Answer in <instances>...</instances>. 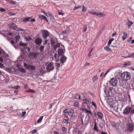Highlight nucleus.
<instances>
[{"mask_svg":"<svg viewBox=\"0 0 134 134\" xmlns=\"http://www.w3.org/2000/svg\"><path fill=\"white\" fill-rule=\"evenodd\" d=\"M122 78L125 81H127L130 80L131 78V76L129 72H124L121 75Z\"/></svg>","mask_w":134,"mask_h":134,"instance_id":"nucleus-1","label":"nucleus"},{"mask_svg":"<svg viewBox=\"0 0 134 134\" xmlns=\"http://www.w3.org/2000/svg\"><path fill=\"white\" fill-rule=\"evenodd\" d=\"M63 112L65 114H67L69 116L73 117H75L74 114V111L72 109H66L63 111Z\"/></svg>","mask_w":134,"mask_h":134,"instance_id":"nucleus-2","label":"nucleus"},{"mask_svg":"<svg viewBox=\"0 0 134 134\" xmlns=\"http://www.w3.org/2000/svg\"><path fill=\"white\" fill-rule=\"evenodd\" d=\"M8 26L10 29H13L16 31H18L19 29L17 27L16 25L13 23H11L8 25Z\"/></svg>","mask_w":134,"mask_h":134,"instance_id":"nucleus-3","label":"nucleus"},{"mask_svg":"<svg viewBox=\"0 0 134 134\" xmlns=\"http://www.w3.org/2000/svg\"><path fill=\"white\" fill-rule=\"evenodd\" d=\"M118 80L114 78L111 79L109 81L110 85L112 86H116Z\"/></svg>","mask_w":134,"mask_h":134,"instance_id":"nucleus-4","label":"nucleus"},{"mask_svg":"<svg viewBox=\"0 0 134 134\" xmlns=\"http://www.w3.org/2000/svg\"><path fill=\"white\" fill-rule=\"evenodd\" d=\"M58 54L60 56H62L65 52V49L63 46V48H59L58 50Z\"/></svg>","mask_w":134,"mask_h":134,"instance_id":"nucleus-5","label":"nucleus"},{"mask_svg":"<svg viewBox=\"0 0 134 134\" xmlns=\"http://www.w3.org/2000/svg\"><path fill=\"white\" fill-rule=\"evenodd\" d=\"M54 69V64L52 63H50L47 66L46 69L49 71L52 70Z\"/></svg>","mask_w":134,"mask_h":134,"instance_id":"nucleus-6","label":"nucleus"},{"mask_svg":"<svg viewBox=\"0 0 134 134\" xmlns=\"http://www.w3.org/2000/svg\"><path fill=\"white\" fill-rule=\"evenodd\" d=\"M82 110L83 111V112L82 113L83 114H85L86 115H84V116H83V117L85 116L86 117H87L88 114H90V115H92L91 112L90 110H88L85 108L82 109Z\"/></svg>","mask_w":134,"mask_h":134,"instance_id":"nucleus-7","label":"nucleus"},{"mask_svg":"<svg viewBox=\"0 0 134 134\" xmlns=\"http://www.w3.org/2000/svg\"><path fill=\"white\" fill-rule=\"evenodd\" d=\"M126 129L129 132H131L134 129V126L132 123H130L126 126Z\"/></svg>","mask_w":134,"mask_h":134,"instance_id":"nucleus-8","label":"nucleus"},{"mask_svg":"<svg viewBox=\"0 0 134 134\" xmlns=\"http://www.w3.org/2000/svg\"><path fill=\"white\" fill-rule=\"evenodd\" d=\"M111 124L112 126L115 127L118 130L120 129L121 126L119 123H116L114 122H112L111 123Z\"/></svg>","mask_w":134,"mask_h":134,"instance_id":"nucleus-9","label":"nucleus"},{"mask_svg":"<svg viewBox=\"0 0 134 134\" xmlns=\"http://www.w3.org/2000/svg\"><path fill=\"white\" fill-rule=\"evenodd\" d=\"M42 35L43 39L46 40L47 37L49 36V33L47 31L44 30L42 32Z\"/></svg>","mask_w":134,"mask_h":134,"instance_id":"nucleus-10","label":"nucleus"},{"mask_svg":"<svg viewBox=\"0 0 134 134\" xmlns=\"http://www.w3.org/2000/svg\"><path fill=\"white\" fill-rule=\"evenodd\" d=\"M35 20L34 19H31V18L30 17L24 18L23 20L22 21L24 23H26L28 21H30L31 23H32L35 21Z\"/></svg>","mask_w":134,"mask_h":134,"instance_id":"nucleus-11","label":"nucleus"},{"mask_svg":"<svg viewBox=\"0 0 134 134\" xmlns=\"http://www.w3.org/2000/svg\"><path fill=\"white\" fill-rule=\"evenodd\" d=\"M60 56H59L58 54L57 55V53H55L52 57V60H54L56 62H58L59 61V57Z\"/></svg>","mask_w":134,"mask_h":134,"instance_id":"nucleus-12","label":"nucleus"},{"mask_svg":"<svg viewBox=\"0 0 134 134\" xmlns=\"http://www.w3.org/2000/svg\"><path fill=\"white\" fill-rule=\"evenodd\" d=\"M37 54L34 53H30L29 55V57L31 59H33L34 58L36 57Z\"/></svg>","mask_w":134,"mask_h":134,"instance_id":"nucleus-13","label":"nucleus"},{"mask_svg":"<svg viewBox=\"0 0 134 134\" xmlns=\"http://www.w3.org/2000/svg\"><path fill=\"white\" fill-rule=\"evenodd\" d=\"M131 110L132 108L131 107H127L125 108L124 112V114H129L130 113H131Z\"/></svg>","mask_w":134,"mask_h":134,"instance_id":"nucleus-14","label":"nucleus"},{"mask_svg":"<svg viewBox=\"0 0 134 134\" xmlns=\"http://www.w3.org/2000/svg\"><path fill=\"white\" fill-rule=\"evenodd\" d=\"M42 42V40L40 38H38L35 40V43L37 45L41 44Z\"/></svg>","mask_w":134,"mask_h":134,"instance_id":"nucleus-15","label":"nucleus"},{"mask_svg":"<svg viewBox=\"0 0 134 134\" xmlns=\"http://www.w3.org/2000/svg\"><path fill=\"white\" fill-rule=\"evenodd\" d=\"M60 45L59 43H56L52 46L53 47L52 49L54 50L55 51L57 48L60 47Z\"/></svg>","mask_w":134,"mask_h":134,"instance_id":"nucleus-16","label":"nucleus"},{"mask_svg":"<svg viewBox=\"0 0 134 134\" xmlns=\"http://www.w3.org/2000/svg\"><path fill=\"white\" fill-rule=\"evenodd\" d=\"M67 58L65 56L63 55V56H61V57L60 59V62L62 63H63L66 62Z\"/></svg>","mask_w":134,"mask_h":134,"instance_id":"nucleus-17","label":"nucleus"},{"mask_svg":"<svg viewBox=\"0 0 134 134\" xmlns=\"http://www.w3.org/2000/svg\"><path fill=\"white\" fill-rule=\"evenodd\" d=\"M39 18L40 19H41L42 20H46L47 22H48V21L47 20L46 18V17L43 15H39Z\"/></svg>","mask_w":134,"mask_h":134,"instance_id":"nucleus-18","label":"nucleus"},{"mask_svg":"<svg viewBox=\"0 0 134 134\" xmlns=\"http://www.w3.org/2000/svg\"><path fill=\"white\" fill-rule=\"evenodd\" d=\"M50 38L49 39V40L50 41V43H51V45L52 46L54 44V43H55V41L53 40V39L50 37Z\"/></svg>","mask_w":134,"mask_h":134,"instance_id":"nucleus-19","label":"nucleus"},{"mask_svg":"<svg viewBox=\"0 0 134 134\" xmlns=\"http://www.w3.org/2000/svg\"><path fill=\"white\" fill-rule=\"evenodd\" d=\"M123 35L122 37V38L123 40L124 41L126 38L127 37V33H125V32H123Z\"/></svg>","mask_w":134,"mask_h":134,"instance_id":"nucleus-20","label":"nucleus"},{"mask_svg":"<svg viewBox=\"0 0 134 134\" xmlns=\"http://www.w3.org/2000/svg\"><path fill=\"white\" fill-rule=\"evenodd\" d=\"M24 66L27 69L30 70V65H27L26 63H24Z\"/></svg>","mask_w":134,"mask_h":134,"instance_id":"nucleus-21","label":"nucleus"},{"mask_svg":"<svg viewBox=\"0 0 134 134\" xmlns=\"http://www.w3.org/2000/svg\"><path fill=\"white\" fill-rule=\"evenodd\" d=\"M98 16L99 15L101 17H103L105 16V14L102 12H98Z\"/></svg>","mask_w":134,"mask_h":134,"instance_id":"nucleus-22","label":"nucleus"},{"mask_svg":"<svg viewBox=\"0 0 134 134\" xmlns=\"http://www.w3.org/2000/svg\"><path fill=\"white\" fill-rule=\"evenodd\" d=\"M105 50L107 51H111V49L109 47V46H106L105 47H104Z\"/></svg>","mask_w":134,"mask_h":134,"instance_id":"nucleus-23","label":"nucleus"},{"mask_svg":"<svg viewBox=\"0 0 134 134\" xmlns=\"http://www.w3.org/2000/svg\"><path fill=\"white\" fill-rule=\"evenodd\" d=\"M93 130L96 131L98 132V129L96 125V123H95L94 124V126L93 128Z\"/></svg>","mask_w":134,"mask_h":134,"instance_id":"nucleus-24","label":"nucleus"},{"mask_svg":"<svg viewBox=\"0 0 134 134\" xmlns=\"http://www.w3.org/2000/svg\"><path fill=\"white\" fill-rule=\"evenodd\" d=\"M81 98V96L80 95L76 94L75 96V98L77 99H80Z\"/></svg>","mask_w":134,"mask_h":134,"instance_id":"nucleus-25","label":"nucleus"},{"mask_svg":"<svg viewBox=\"0 0 134 134\" xmlns=\"http://www.w3.org/2000/svg\"><path fill=\"white\" fill-rule=\"evenodd\" d=\"M44 46H43L41 45L39 48V50L41 52H43L44 49Z\"/></svg>","mask_w":134,"mask_h":134,"instance_id":"nucleus-26","label":"nucleus"},{"mask_svg":"<svg viewBox=\"0 0 134 134\" xmlns=\"http://www.w3.org/2000/svg\"><path fill=\"white\" fill-rule=\"evenodd\" d=\"M18 70L19 71L23 72H26V70H25L21 68H19Z\"/></svg>","mask_w":134,"mask_h":134,"instance_id":"nucleus-27","label":"nucleus"},{"mask_svg":"<svg viewBox=\"0 0 134 134\" xmlns=\"http://www.w3.org/2000/svg\"><path fill=\"white\" fill-rule=\"evenodd\" d=\"M83 102L84 104H90V102L88 99H87L84 100Z\"/></svg>","mask_w":134,"mask_h":134,"instance_id":"nucleus-28","label":"nucleus"},{"mask_svg":"<svg viewBox=\"0 0 134 134\" xmlns=\"http://www.w3.org/2000/svg\"><path fill=\"white\" fill-rule=\"evenodd\" d=\"M19 44L20 46H23L24 47H26L27 46V44H26L25 43H20Z\"/></svg>","mask_w":134,"mask_h":134,"instance_id":"nucleus-29","label":"nucleus"},{"mask_svg":"<svg viewBox=\"0 0 134 134\" xmlns=\"http://www.w3.org/2000/svg\"><path fill=\"white\" fill-rule=\"evenodd\" d=\"M20 87L18 86H15L14 87H11L10 88L12 89H18L19 88H20Z\"/></svg>","mask_w":134,"mask_h":134,"instance_id":"nucleus-30","label":"nucleus"},{"mask_svg":"<svg viewBox=\"0 0 134 134\" xmlns=\"http://www.w3.org/2000/svg\"><path fill=\"white\" fill-rule=\"evenodd\" d=\"M62 130L64 133H65L67 131V129L65 127H63L62 128Z\"/></svg>","mask_w":134,"mask_h":134,"instance_id":"nucleus-31","label":"nucleus"},{"mask_svg":"<svg viewBox=\"0 0 134 134\" xmlns=\"http://www.w3.org/2000/svg\"><path fill=\"white\" fill-rule=\"evenodd\" d=\"M87 8L86 7H84V5H82V11L83 12H85L87 10Z\"/></svg>","mask_w":134,"mask_h":134,"instance_id":"nucleus-32","label":"nucleus"},{"mask_svg":"<svg viewBox=\"0 0 134 134\" xmlns=\"http://www.w3.org/2000/svg\"><path fill=\"white\" fill-rule=\"evenodd\" d=\"M25 38L27 41H29L32 39V38L30 37H25Z\"/></svg>","mask_w":134,"mask_h":134,"instance_id":"nucleus-33","label":"nucleus"},{"mask_svg":"<svg viewBox=\"0 0 134 134\" xmlns=\"http://www.w3.org/2000/svg\"><path fill=\"white\" fill-rule=\"evenodd\" d=\"M97 115L99 117H102L103 115L100 112H98L97 113Z\"/></svg>","mask_w":134,"mask_h":134,"instance_id":"nucleus-34","label":"nucleus"},{"mask_svg":"<svg viewBox=\"0 0 134 134\" xmlns=\"http://www.w3.org/2000/svg\"><path fill=\"white\" fill-rule=\"evenodd\" d=\"M133 23V22L129 21H128V23L127 24V25L129 27Z\"/></svg>","mask_w":134,"mask_h":134,"instance_id":"nucleus-35","label":"nucleus"},{"mask_svg":"<svg viewBox=\"0 0 134 134\" xmlns=\"http://www.w3.org/2000/svg\"><path fill=\"white\" fill-rule=\"evenodd\" d=\"M27 92H31L34 93L35 92V91L34 90H31V89H29V90H27Z\"/></svg>","mask_w":134,"mask_h":134,"instance_id":"nucleus-36","label":"nucleus"},{"mask_svg":"<svg viewBox=\"0 0 134 134\" xmlns=\"http://www.w3.org/2000/svg\"><path fill=\"white\" fill-rule=\"evenodd\" d=\"M74 105L76 107H78L79 105V103L78 102H76L74 103Z\"/></svg>","mask_w":134,"mask_h":134,"instance_id":"nucleus-37","label":"nucleus"},{"mask_svg":"<svg viewBox=\"0 0 134 134\" xmlns=\"http://www.w3.org/2000/svg\"><path fill=\"white\" fill-rule=\"evenodd\" d=\"M37 130L36 129H34L32 130L31 133L32 134H34L36 132Z\"/></svg>","mask_w":134,"mask_h":134,"instance_id":"nucleus-38","label":"nucleus"},{"mask_svg":"<svg viewBox=\"0 0 134 134\" xmlns=\"http://www.w3.org/2000/svg\"><path fill=\"white\" fill-rule=\"evenodd\" d=\"M98 79V77L97 76V75H96L95 76H94L93 78V81H95L97 79Z\"/></svg>","mask_w":134,"mask_h":134,"instance_id":"nucleus-39","label":"nucleus"},{"mask_svg":"<svg viewBox=\"0 0 134 134\" xmlns=\"http://www.w3.org/2000/svg\"><path fill=\"white\" fill-rule=\"evenodd\" d=\"M42 118H40L37 121V123H40L42 120Z\"/></svg>","mask_w":134,"mask_h":134,"instance_id":"nucleus-40","label":"nucleus"},{"mask_svg":"<svg viewBox=\"0 0 134 134\" xmlns=\"http://www.w3.org/2000/svg\"><path fill=\"white\" fill-rule=\"evenodd\" d=\"M30 70L31 69L32 70H34L35 68V67L34 66H33L32 65H30Z\"/></svg>","mask_w":134,"mask_h":134,"instance_id":"nucleus-41","label":"nucleus"},{"mask_svg":"<svg viewBox=\"0 0 134 134\" xmlns=\"http://www.w3.org/2000/svg\"><path fill=\"white\" fill-rule=\"evenodd\" d=\"M104 30V28H102V29H101L99 31V32L98 33V35H99V34H101L102 32Z\"/></svg>","mask_w":134,"mask_h":134,"instance_id":"nucleus-42","label":"nucleus"},{"mask_svg":"<svg viewBox=\"0 0 134 134\" xmlns=\"http://www.w3.org/2000/svg\"><path fill=\"white\" fill-rule=\"evenodd\" d=\"M55 66L57 67V68H59L60 66V65L58 63H55Z\"/></svg>","mask_w":134,"mask_h":134,"instance_id":"nucleus-43","label":"nucleus"},{"mask_svg":"<svg viewBox=\"0 0 134 134\" xmlns=\"http://www.w3.org/2000/svg\"><path fill=\"white\" fill-rule=\"evenodd\" d=\"M81 6H78L77 7H75L74 8V10H75L77 9L81 8Z\"/></svg>","mask_w":134,"mask_h":134,"instance_id":"nucleus-44","label":"nucleus"},{"mask_svg":"<svg viewBox=\"0 0 134 134\" xmlns=\"http://www.w3.org/2000/svg\"><path fill=\"white\" fill-rule=\"evenodd\" d=\"M130 65V63H124V66L125 67L126 66H129Z\"/></svg>","mask_w":134,"mask_h":134,"instance_id":"nucleus-45","label":"nucleus"},{"mask_svg":"<svg viewBox=\"0 0 134 134\" xmlns=\"http://www.w3.org/2000/svg\"><path fill=\"white\" fill-rule=\"evenodd\" d=\"M15 39L16 40V42H17L18 41H19V37L18 36H16Z\"/></svg>","mask_w":134,"mask_h":134,"instance_id":"nucleus-46","label":"nucleus"},{"mask_svg":"<svg viewBox=\"0 0 134 134\" xmlns=\"http://www.w3.org/2000/svg\"><path fill=\"white\" fill-rule=\"evenodd\" d=\"M6 10L3 8H2L0 7V11L1 12H3L5 11Z\"/></svg>","mask_w":134,"mask_h":134,"instance_id":"nucleus-47","label":"nucleus"},{"mask_svg":"<svg viewBox=\"0 0 134 134\" xmlns=\"http://www.w3.org/2000/svg\"><path fill=\"white\" fill-rule=\"evenodd\" d=\"M63 122L66 124H67L68 122V120L67 119H64Z\"/></svg>","mask_w":134,"mask_h":134,"instance_id":"nucleus-48","label":"nucleus"},{"mask_svg":"<svg viewBox=\"0 0 134 134\" xmlns=\"http://www.w3.org/2000/svg\"><path fill=\"white\" fill-rule=\"evenodd\" d=\"M98 12L96 11H94L93 12V14L98 16Z\"/></svg>","mask_w":134,"mask_h":134,"instance_id":"nucleus-49","label":"nucleus"},{"mask_svg":"<svg viewBox=\"0 0 134 134\" xmlns=\"http://www.w3.org/2000/svg\"><path fill=\"white\" fill-rule=\"evenodd\" d=\"M49 40H46L45 41L44 43H43V45H45V44H46L47 43V42L49 41Z\"/></svg>","mask_w":134,"mask_h":134,"instance_id":"nucleus-50","label":"nucleus"},{"mask_svg":"<svg viewBox=\"0 0 134 134\" xmlns=\"http://www.w3.org/2000/svg\"><path fill=\"white\" fill-rule=\"evenodd\" d=\"M92 114L93 115H94L93 116H96L97 114H96L95 112L94 111H93L92 112Z\"/></svg>","mask_w":134,"mask_h":134,"instance_id":"nucleus-51","label":"nucleus"},{"mask_svg":"<svg viewBox=\"0 0 134 134\" xmlns=\"http://www.w3.org/2000/svg\"><path fill=\"white\" fill-rule=\"evenodd\" d=\"M111 41L109 40L108 42V45L109 46H110V45L111 43Z\"/></svg>","mask_w":134,"mask_h":134,"instance_id":"nucleus-52","label":"nucleus"},{"mask_svg":"<svg viewBox=\"0 0 134 134\" xmlns=\"http://www.w3.org/2000/svg\"><path fill=\"white\" fill-rule=\"evenodd\" d=\"M26 112L25 111L22 112V116H24L26 114Z\"/></svg>","mask_w":134,"mask_h":134,"instance_id":"nucleus-53","label":"nucleus"},{"mask_svg":"<svg viewBox=\"0 0 134 134\" xmlns=\"http://www.w3.org/2000/svg\"><path fill=\"white\" fill-rule=\"evenodd\" d=\"M131 114H134V108L133 110L132 109V110L131 112Z\"/></svg>","mask_w":134,"mask_h":134,"instance_id":"nucleus-54","label":"nucleus"},{"mask_svg":"<svg viewBox=\"0 0 134 134\" xmlns=\"http://www.w3.org/2000/svg\"><path fill=\"white\" fill-rule=\"evenodd\" d=\"M131 56L128 57V58L130 57H133V58H134V53H131Z\"/></svg>","mask_w":134,"mask_h":134,"instance_id":"nucleus-55","label":"nucleus"},{"mask_svg":"<svg viewBox=\"0 0 134 134\" xmlns=\"http://www.w3.org/2000/svg\"><path fill=\"white\" fill-rule=\"evenodd\" d=\"M87 27L86 26H84L83 27V31L84 32H85L86 30Z\"/></svg>","mask_w":134,"mask_h":134,"instance_id":"nucleus-56","label":"nucleus"},{"mask_svg":"<svg viewBox=\"0 0 134 134\" xmlns=\"http://www.w3.org/2000/svg\"><path fill=\"white\" fill-rule=\"evenodd\" d=\"M48 14H49V16L51 18H52L53 17V16H52V13H48Z\"/></svg>","mask_w":134,"mask_h":134,"instance_id":"nucleus-57","label":"nucleus"},{"mask_svg":"<svg viewBox=\"0 0 134 134\" xmlns=\"http://www.w3.org/2000/svg\"><path fill=\"white\" fill-rule=\"evenodd\" d=\"M92 104L94 106L95 108H96V105L93 102V101L92 102Z\"/></svg>","mask_w":134,"mask_h":134,"instance_id":"nucleus-58","label":"nucleus"},{"mask_svg":"<svg viewBox=\"0 0 134 134\" xmlns=\"http://www.w3.org/2000/svg\"><path fill=\"white\" fill-rule=\"evenodd\" d=\"M112 47H113V49H114L115 50H116V46H112Z\"/></svg>","mask_w":134,"mask_h":134,"instance_id":"nucleus-59","label":"nucleus"},{"mask_svg":"<svg viewBox=\"0 0 134 134\" xmlns=\"http://www.w3.org/2000/svg\"><path fill=\"white\" fill-rule=\"evenodd\" d=\"M100 133L101 134H107V133H106L105 132H104L103 131H101Z\"/></svg>","mask_w":134,"mask_h":134,"instance_id":"nucleus-60","label":"nucleus"},{"mask_svg":"<svg viewBox=\"0 0 134 134\" xmlns=\"http://www.w3.org/2000/svg\"><path fill=\"white\" fill-rule=\"evenodd\" d=\"M43 13H44L47 16V13L45 12L44 11H43V10L41 11Z\"/></svg>","mask_w":134,"mask_h":134,"instance_id":"nucleus-61","label":"nucleus"},{"mask_svg":"<svg viewBox=\"0 0 134 134\" xmlns=\"http://www.w3.org/2000/svg\"><path fill=\"white\" fill-rule=\"evenodd\" d=\"M3 66V65L1 63H0V68H2Z\"/></svg>","mask_w":134,"mask_h":134,"instance_id":"nucleus-62","label":"nucleus"},{"mask_svg":"<svg viewBox=\"0 0 134 134\" xmlns=\"http://www.w3.org/2000/svg\"><path fill=\"white\" fill-rule=\"evenodd\" d=\"M14 41L13 40H11V43L13 44H14Z\"/></svg>","mask_w":134,"mask_h":134,"instance_id":"nucleus-63","label":"nucleus"},{"mask_svg":"<svg viewBox=\"0 0 134 134\" xmlns=\"http://www.w3.org/2000/svg\"><path fill=\"white\" fill-rule=\"evenodd\" d=\"M54 134H60L58 132L56 131H54Z\"/></svg>","mask_w":134,"mask_h":134,"instance_id":"nucleus-64","label":"nucleus"}]
</instances>
